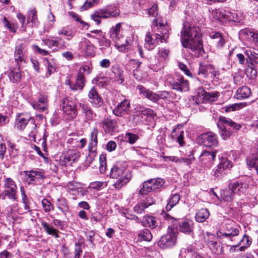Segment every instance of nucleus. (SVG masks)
Returning <instances> with one entry per match:
<instances>
[{"label":"nucleus","instance_id":"a19ab883","mask_svg":"<svg viewBox=\"0 0 258 258\" xmlns=\"http://www.w3.org/2000/svg\"><path fill=\"white\" fill-rule=\"evenodd\" d=\"M183 135L184 133L183 131L177 132L176 129L174 128L172 131L171 138L173 140H176L180 146H182L184 143Z\"/></svg>","mask_w":258,"mask_h":258},{"label":"nucleus","instance_id":"ddd939ff","mask_svg":"<svg viewBox=\"0 0 258 258\" xmlns=\"http://www.w3.org/2000/svg\"><path fill=\"white\" fill-rule=\"evenodd\" d=\"M85 78L78 75L75 79V81H72L70 79L66 80V84L69 85L70 89L73 91H81L85 85Z\"/></svg>","mask_w":258,"mask_h":258},{"label":"nucleus","instance_id":"4468645a","mask_svg":"<svg viewBox=\"0 0 258 258\" xmlns=\"http://www.w3.org/2000/svg\"><path fill=\"white\" fill-rule=\"evenodd\" d=\"M130 102L125 99L118 103L113 110L114 114L117 116H123L130 112Z\"/></svg>","mask_w":258,"mask_h":258},{"label":"nucleus","instance_id":"cd10ccee","mask_svg":"<svg viewBox=\"0 0 258 258\" xmlns=\"http://www.w3.org/2000/svg\"><path fill=\"white\" fill-rule=\"evenodd\" d=\"M79 105L84 114L86 119L88 121L93 120L96 114L89 105L85 103H80Z\"/></svg>","mask_w":258,"mask_h":258},{"label":"nucleus","instance_id":"4d7b16f0","mask_svg":"<svg viewBox=\"0 0 258 258\" xmlns=\"http://www.w3.org/2000/svg\"><path fill=\"white\" fill-rule=\"evenodd\" d=\"M225 21L240 22L241 19L235 12H227Z\"/></svg>","mask_w":258,"mask_h":258},{"label":"nucleus","instance_id":"2f4dec72","mask_svg":"<svg viewBox=\"0 0 258 258\" xmlns=\"http://www.w3.org/2000/svg\"><path fill=\"white\" fill-rule=\"evenodd\" d=\"M19 67L18 66V68L11 70L9 74L10 81L14 83L19 82L21 79L22 74Z\"/></svg>","mask_w":258,"mask_h":258},{"label":"nucleus","instance_id":"f257e3e1","mask_svg":"<svg viewBox=\"0 0 258 258\" xmlns=\"http://www.w3.org/2000/svg\"><path fill=\"white\" fill-rule=\"evenodd\" d=\"M180 33L182 46L189 49L195 57L202 56L205 52L199 27L184 22Z\"/></svg>","mask_w":258,"mask_h":258},{"label":"nucleus","instance_id":"864d4df0","mask_svg":"<svg viewBox=\"0 0 258 258\" xmlns=\"http://www.w3.org/2000/svg\"><path fill=\"white\" fill-rule=\"evenodd\" d=\"M114 74V80L119 84H121L124 81L123 71L119 68H116L113 71Z\"/></svg>","mask_w":258,"mask_h":258},{"label":"nucleus","instance_id":"f03ea898","mask_svg":"<svg viewBox=\"0 0 258 258\" xmlns=\"http://www.w3.org/2000/svg\"><path fill=\"white\" fill-rule=\"evenodd\" d=\"M4 190L0 194V198L5 200L6 198L15 201L17 199L18 187L15 181L10 177L4 179Z\"/></svg>","mask_w":258,"mask_h":258},{"label":"nucleus","instance_id":"680f3d73","mask_svg":"<svg viewBox=\"0 0 258 258\" xmlns=\"http://www.w3.org/2000/svg\"><path fill=\"white\" fill-rule=\"evenodd\" d=\"M99 170L101 173H105L106 168V155L101 154L99 156Z\"/></svg>","mask_w":258,"mask_h":258},{"label":"nucleus","instance_id":"20e7f679","mask_svg":"<svg viewBox=\"0 0 258 258\" xmlns=\"http://www.w3.org/2000/svg\"><path fill=\"white\" fill-rule=\"evenodd\" d=\"M120 28V23H117L115 26H113L109 31L110 37L116 42V46L118 49L120 51H123L128 49L131 44L127 40L125 41V44H121L118 41L119 40Z\"/></svg>","mask_w":258,"mask_h":258},{"label":"nucleus","instance_id":"9b49d317","mask_svg":"<svg viewBox=\"0 0 258 258\" xmlns=\"http://www.w3.org/2000/svg\"><path fill=\"white\" fill-rule=\"evenodd\" d=\"M33 118L28 114L18 113L16 116L15 127L18 130H23L27 124H29Z\"/></svg>","mask_w":258,"mask_h":258},{"label":"nucleus","instance_id":"13d9d810","mask_svg":"<svg viewBox=\"0 0 258 258\" xmlns=\"http://www.w3.org/2000/svg\"><path fill=\"white\" fill-rule=\"evenodd\" d=\"M246 103H235L230 105L226 106L225 107V111L226 112L233 111L239 110L246 106Z\"/></svg>","mask_w":258,"mask_h":258},{"label":"nucleus","instance_id":"5701e85b","mask_svg":"<svg viewBox=\"0 0 258 258\" xmlns=\"http://www.w3.org/2000/svg\"><path fill=\"white\" fill-rule=\"evenodd\" d=\"M153 204L152 198H149L138 202L134 208V211L138 214L143 213L144 210Z\"/></svg>","mask_w":258,"mask_h":258},{"label":"nucleus","instance_id":"393cba45","mask_svg":"<svg viewBox=\"0 0 258 258\" xmlns=\"http://www.w3.org/2000/svg\"><path fill=\"white\" fill-rule=\"evenodd\" d=\"M178 229L181 232L190 234L193 231V223L189 220L181 221L178 223Z\"/></svg>","mask_w":258,"mask_h":258},{"label":"nucleus","instance_id":"a18cd8bd","mask_svg":"<svg viewBox=\"0 0 258 258\" xmlns=\"http://www.w3.org/2000/svg\"><path fill=\"white\" fill-rule=\"evenodd\" d=\"M161 28L163 30H161L160 34H156V39H159L161 42H163L169 37L168 28L165 26H161Z\"/></svg>","mask_w":258,"mask_h":258},{"label":"nucleus","instance_id":"473e14b6","mask_svg":"<svg viewBox=\"0 0 258 258\" xmlns=\"http://www.w3.org/2000/svg\"><path fill=\"white\" fill-rule=\"evenodd\" d=\"M250 89L247 86L239 88L236 92V97L238 99H243L248 97L250 95Z\"/></svg>","mask_w":258,"mask_h":258},{"label":"nucleus","instance_id":"e2e57ef3","mask_svg":"<svg viewBox=\"0 0 258 258\" xmlns=\"http://www.w3.org/2000/svg\"><path fill=\"white\" fill-rule=\"evenodd\" d=\"M41 204L45 212L48 213L54 209L53 205L46 199H43L41 201Z\"/></svg>","mask_w":258,"mask_h":258},{"label":"nucleus","instance_id":"49530a36","mask_svg":"<svg viewBox=\"0 0 258 258\" xmlns=\"http://www.w3.org/2000/svg\"><path fill=\"white\" fill-rule=\"evenodd\" d=\"M219 233L221 234V236L231 239L232 237L238 234L239 230L236 227H231L230 228H227L225 232L222 233L219 231Z\"/></svg>","mask_w":258,"mask_h":258},{"label":"nucleus","instance_id":"4be33fe9","mask_svg":"<svg viewBox=\"0 0 258 258\" xmlns=\"http://www.w3.org/2000/svg\"><path fill=\"white\" fill-rule=\"evenodd\" d=\"M79 47L82 51H84L88 56L93 55L94 54V46L86 38H84L80 41Z\"/></svg>","mask_w":258,"mask_h":258},{"label":"nucleus","instance_id":"39448f33","mask_svg":"<svg viewBox=\"0 0 258 258\" xmlns=\"http://www.w3.org/2000/svg\"><path fill=\"white\" fill-rule=\"evenodd\" d=\"M197 141L208 147H215L218 145L217 136L212 132L202 134L197 138Z\"/></svg>","mask_w":258,"mask_h":258},{"label":"nucleus","instance_id":"c03bdc74","mask_svg":"<svg viewBox=\"0 0 258 258\" xmlns=\"http://www.w3.org/2000/svg\"><path fill=\"white\" fill-rule=\"evenodd\" d=\"M149 180L154 191L162 187L165 183V180L161 178H152Z\"/></svg>","mask_w":258,"mask_h":258},{"label":"nucleus","instance_id":"09e8293b","mask_svg":"<svg viewBox=\"0 0 258 258\" xmlns=\"http://www.w3.org/2000/svg\"><path fill=\"white\" fill-rule=\"evenodd\" d=\"M246 164L250 168L255 170L258 166V155H252L246 159Z\"/></svg>","mask_w":258,"mask_h":258},{"label":"nucleus","instance_id":"774afa93","mask_svg":"<svg viewBox=\"0 0 258 258\" xmlns=\"http://www.w3.org/2000/svg\"><path fill=\"white\" fill-rule=\"evenodd\" d=\"M96 150H89L88 155L86 157V162L88 165L92 163L97 156Z\"/></svg>","mask_w":258,"mask_h":258},{"label":"nucleus","instance_id":"9d476101","mask_svg":"<svg viewBox=\"0 0 258 258\" xmlns=\"http://www.w3.org/2000/svg\"><path fill=\"white\" fill-rule=\"evenodd\" d=\"M217 150L212 149H207L202 152L199 156V160L204 165L213 164L215 161Z\"/></svg>","mask_w":258,"mask_h":258},{"label":"nucleus","instance_id":"f3484780","mask_svg":"<svg viewBox=\"0 0 258 258\" xmlns=\"http://www.w3.org/2000/svg\"><path fill=\"white\" fill-rule=\"evenodd\" d=\"M26 52V46L25 44H20L16 46L14 58L17 66H20V64L25 61Z\"/></svg>","mask_w":258,"mask_h":258},{"label":"nucleus","instance_id":"bf43d9fd","mask_svg":"<svg viewBox=\"0 0 258 258\" xmlns=\"http://www.w3.org/2000/svg\"><path fill=\"white\" fill-rule=\"evenodd\" d=\"M209 247L213 253L217 255L221 254L223 252V246H221L217 241H215L213 244L210 245Z\"/></svg>","mask_w":258,"mask_h":258},{"label":"nucleus","instance_id":"423d86ee","mask_svg":"<svg viewBox=\"0 0 258 258\" xmlns=\"http://www.w3.org/2000/svg\"><path fill=\"white\" fill-rule=\"evenodd\" d=\"M62 110L64 113L70 119H74L77 116L76 102L70 97H66L62 101Z\"/></svg>","mask_w":258,"mask_h":258},{"label":"nucleus","instance_id":"e433bc0d","mask_svg":"<svg viewBox=\"0 0 258 258\" xmlns=\"http://www.w3.org/2000/svg\"><path fill=\"white\" fill-rule=\"evenodd\" d=\"M235 194L233 192V190L230 189L229 186L228 188L223 190L221 193V196L222 199L225 202H231L235 197Z\"/></svg>","mask_w":258,"mask_h":258},{"label":"nucleus","instance_id":"6e6552de","mask_svg":"<svg viewBox=\"0 0 258 258\" xmlns=\"http://www.w3.org/2000/svg\"><path fill=\"white\" fill-rule=\"evenodd\" d=\"M172 89L179 92H186L189 90V83L183 76H178L176 79L170 81Z\"/></svg>","mask_w":258,"mask_h":258},{"label":"nucleus","instance_id":"ea45409f","mask_svg":"<svg viewBox=\"0 0 258 258\" xmlns=\"http://www.w3.org/2000/svg\"><path fill=\"white\" fill-rule=\"evenodd\" d=\"M138 236L139 240L145 241H150L153 237L150 231L146 229L140 231Z\"/></svg>","mask_w":258,"mask_h":258},{"label":"nucleus","instance_id":"a878e982","mask_svg":"<svg viewBox=\"0 0 258 258\" xmlns=\"http://www.w3.org/2000/svg\"><path fill=\"white\" fill-rule=\"evenodd\" d=\"M102 124L105 132L107 134L114 132L117 127V121L108 118H105Z\"/></svg>","mask_w":258,"mask_h":258},{"label":"nucleus","instance_id":"0e129e2a","mask_svg":"<svg viewBox=\"0 0 258 258\" xmlns=\"http://www.w3.org/2000/svg\"><path fill=\"white\" fill-rule=\"evenodd\" d=\"M101 0H86L81 7L83 11L87 10L92 7L97 5Z\"/></svg>","mask_w":258,"mask_h":258},{"label":"nucleus","instance_id":"79ce46f5","mask_svg":"<svg viewBox=\"0 0 258 258\" xmlns=\"http://www.w3.org/2000/svg\"><path fill=\"white\" fill-rule=\"evenodd\" d=\"M37 11L35 9H32L29 10L28 16V22H31L32 24V27L37 26L39 23L37 17Z\"/></svg>","mask_w":258,"mask_h":258},{"label":"nucleus","instance_id":"37998d69","mask_svg":"<svg viewBox=\"0 0 258 258\" xmlns=\"http://www.w3.org/2000/svg\"><path fill=\"white\" fill-rule=\"evenodd\" d=\"M226 12V11L220 9H215L212 10V15L214 19L221 21H225Z\"/></svg>","mask_w":258,"mask_h":258},{"label":"nucleus","instance_id":"6ab92c4d","mask_svg":"<svg viewBox=\"0 0 258 258\" xmlns=\"http://www.w3.org/2000/svg\"><path fill=\"white\" fill-rule=\"evenodd\" d=\"M128 173H131V172L127 170L125 167L121 166L120 164L117 163L111 169L110 172V177L111 178L115 179L118 177H120L122 175Z\"/></svg>","mask_w":258,"mask_h":258},{"label":"nucleus","instance_id":"dca6fc26","mask_svg":"<svg viewBox=\"0 0 258 258\" xmlns=\"http://www.w3.org/2000/svg\"><path fill=\"white\" fill-rule=\"evenodd\" d=\"M219 95V93L217 92H207L204 91L202 88H199L197 92V97L199 102H204L205 101H208L209 102L214 101Z\"/></svg>","mask_w":258,"mask_h":258},{"label":"nucleus","instance_id":"a211bd4d","mask_svg":"<svg viewBox=\"0 0 258 258\" xmlns=\"http://www.w3.org/2000/svg\"><path fill=\"white\" fill-rule=\"evenodd\" d=\"M198 75L202 78H207L209 75L215 77L216 75L214 67L211 64L200 63Z\"/></svg>","mask_w":258,"mask_h":258},{"label":"nucleus","instance_id":"aec40b11","mask_svg":"<svg viewBox=\"0 0 258 258\" xmlns=\"http://www.w3.org/2000/svg\"><path fill=\"white\" fill-rule=\"evenodd\" d=\"M100 9L104 15V19L117 17L120 14L119 9L114 5H108Z\"/></svg>","mask_w":258,"mask_h":258},{"label":"nucleus","instance_id":"7ed1b4c3","mask_svg":"<svg viewBox=\"0 0 258 258\" xmlns=\"http://www.w3.org/2000/svg\"><path fill=\"white\" fill-rule=\"evenodd\" d=\"M222 123L227 124L236 130H239L241 127V124L236 123L231 119L223 116H220L217 125L220 130V135L223 140L229 138L232 134V132L228 130L224 125L222 124Z\"/></svg>","mask_w":258,"mask_h":258},{"label":"nucleus","instance_id":"2eb2a0df","mask_svg":"<svg viewBox=\"0 0 258 258\" xmlns=\"http://www.w3.org/2000/svg\"><path fill=\"white\" fill-rule=\"evenodd\" d=\"M89 101L94 107H100L103 104V100L98 94L95 87H93L88 93Z\"/></svg>","mask_w":258,"mask_h":258},{"label":"nucleus","instance_id":"c85d7f7f","mask_svg":"<svg viewBox=\"0 0 258 258\" xmlns=\"http://www.w3.org/2000/svg\"><path fill=\"white\" fill-rule=\"evenodd\" d=\"M98 130L96 127H94L91 133L89 142L88 144V150H96L98 140L97 136Z\"/></svg>","mask_w":258,"mask_h":258},{"label":"nucleus","instance_id":"f704fd0d","mask_svg":"<svg viewBox=\"0 0 258 258\" xmlns=\"http://www.w3.org/2000/svg\"><path fill=\"white\" fill-rule=\"evenodd\" d=\"M180 199V196L178 194H172L170 198L168 200L167 205L166 206V210L167 211H169L171 209L174 207Z\"/></svg>","mask_w":258,"mask_h":258},{"label":"nucleus","instance_id":"72a5a7b5","mask_svg":"<svg viewBox=\"0 0 258 258\" xmlns=\"http://www.w3.org/2000/svg\"><path fill=\"white\" fill-rule=\"evenodd\" d=\"M241 34L245 36L249 41L255 44L258 43V34L248 29H245L241 31Z\"/></svg>","mask_w":258,"mask_h":258},{"label":"nucleus","instance_id":"412c9836","mask_svg":"<svg viewBox=\"0 0 258 258\" xmlns=\"http://www.w3.org/2000/svg\"><path fill=\"white\" fill-rule=\"evenodd\" d=\"M137 88L139 90L140 94L143 95L150 101L156 103L159 100V97L158 94L147 89L142 85H139L138 86Z\"/></svg>","mask_w":258,"mask_h":258},{"label":"nucleus","instance_id":"7c9ffc66","mask_svg":"<svg viewBox=\"0 0 258 258\" xmlns=\"http://www.w3.org/2000/svg\"><path fill=\"white\" fill-rule=\"evenodd\" d=\"M57 208L61 211V212L66 215L67 213L70 212V209L67 203V200L63 197L57 199L56 203Z\"/></svg>","mask_w":258,"mask_h":258},{"label":"nucleus","instance_id":"603ef678","mask_svg":"<svg viewBox=\"0 0 258 258\" xmlns=\"http://www.w3.org/2000/svg\"><path fill=\"white\" fill-rule=\"evenodd\" d=\"M157 39L153 38L149 33H147L145 38V46L148 50L152 49Z\"/></svg>","mask_w":258,"mask_h":258},{"label":"nucleus","instance_id":"338daca9","mask_svg":"<svg viewBox=\"0 0 258 258\" xmlns=\"http://www.w3.org/2000/svg\"><path fill=\"white\" fill-rule=\"evenodd\" d=\"M98 41L99 46L102 47H108L110 45V41L109 40L107 39L104 36L100 35L98 38H97Z\"/></svg>","mask_w":258,"mask_h":258},{"label":"nucleus","instance_id":"b1692460","mask_svg":"<svg viewBox=\"0 0 258 258\" xmlns=\"http://www.w3.org/2000/svg\"><path fill=\"white\" fill-rule=\"evenodd\" d=\"M243 52L246 56V62L248 63L252 66H254V63L258 64V53L250 48H244Z\"/></svg>","mask_w":258,"mask_h":258},{"label":"nucleus","instance_id":"052dcab7","mask_svg":"<svg viewBox=\"0 0 258 258\" xmlns=\"http://www.w3.org/2000/svg\"><path fill=\"white\" fill-rule=\"evenodd\" d=\"M91 17L92 20L95 21L96 24L98 25L100 24L101 22V19H104V15L103 14L101 9H99L92 14Z\"/></svg>","mask_w":258,"mask_h":258},{"label":"nucleus","instance_id":"1a4fd4ad","mask_svg":"<svg viewBox=\"0 0 258 258\" xmlns=\"http://www.w3.org/2000/svg\"><path fill=\"white\" fill-rule=\"evenodd\" d=\"M230 189L233 190V192L239 196L246 195L248 191V185L242 181H235L229 184Z\"/></svg>","mask_w":258,"mask_h":258},{"label":"nucleus","instance_id":"5fc2aeb1","mask_svg":"<svg viewBox=\"0 0 258 258\" xmlns=\"http://www.w3.org/2000/svg\"><path fill=\"white\" fill-rule=\"evenodd\" d=\"M53 39L54 47L53 51H56L58 49H63L65 48V42L61 38L55 37Z\"/></svg>","mask_w":258,"mask_h":258},{"label":"nucleus","instance_id":"0eeeda50","mask_svg":"<svg viewBox=\"0 0 258 258\" xmlns=\"http://www.w3.org/2000/svg\"><path fill=\"white\" fill-rule=\"evenodd\" d=\"M176 242V236L175 233L171 230L160 238L158 242V245L163 249L169 248L174 246Z\"/></svg>","mask_w":258,"mask_h":258},{"label":"nucleus","instance_id":"4c0bfd02","mask_svg":"<svg viewBox=\"0 0 258 258\" xmlns=\"http://www.w3.org/2000/svg\"><path fill=\"white\" fill-rule=\"evenodd\" d=\"M44 64L47 67V70L45 75L46 77H48L56 71V64L53 60H49L46 58L44 60Z\"/></svg>","mask_w":258,"mask_h":258},{"label":"nucleus","instance_id":"de8ad7c7","mask_svg":"<svg viewBox=\"0 0 258 258\" xmlns=\"http://www.w3.org/2000/svg\"><path fill=\"white\" fill-rule=\"evenodd\" d=\"M154 191L149 180L144 181L139 191L141 195H145L151 191Z\"/></svg>","mask_w":258,"mask_h":258},{"label":"nucleus","instance_id":"8fccbe9b","mask_svg":"<svg viewBox=\"0 0 258 258\" xmlns=\"http://www.w3.org/2000/svg\"><path fill=\"white\" fill-rule=\"evenodd\" d=\"M170 50L166 48H161L158 53V59L159 61H164L169 59Z\"/></svg>","mask_w":258,"mask_h":258},{"label":"nucleus","instance_id":"f8f14e48","mask_svg":"<svg viewBox=\"0 0 258 258\" xmlns=\"http://www.w3.org/2000/svg\"><path fill=\"white\" fill-rule=\"evenodd\" d=\"M25 175V180L28 184H32L36 179L45 178L44 172L41 169L31 170L24 172Z\"/></svg>","mask_w":258,"mask_h":258},{"label":"nucleus","instance_id":"6e6d98bb","mask_svg":"<svg viewBox=\"0 0 258 258\" xmlns=\"http://www.w3.org/2000/svg\"><path fill=\"white\" fill-rule=\"evenodd\" d=\"M245 75L250 79H254L257 75V71L254 66L248 65L246 68Z\"/></svg>","mask_w":258,"mask_h":258},{"label":"nucleus","instance_id":"c756f323","mask_svg":"<svg viewBox=\"0 0 258 258\" xmlns=\"http://www.w3.org/2000/svg\"><path fill=\"white\" fill-rule=\"evenodd\" d=\"M141 223L144 227H149L151 229L155 228L158 225L156 218L149 215L144 216Z\"/></svg>","mask_w":258,"mask_h":258},{"label":"nucleus","instance_id":"3c124183","mask_svg":"<svg viewBox=\"0 0 258 258\" xmlns=\"http://www.w3.org/2000/svg\"><path fill=\"white\" fill-rule=\"evenodd\" d=\"M57 33L59 35L66 36L68 40H71L74 36V31L68 27H62L58 31Z\"/></svg>","mask_w":258,"mask_h":258},{"label":"nucleus","instance_id":"69168bd1","mask_svg":"<svg viewBox=\"0 0 258 258\" xmlns=\"http://www.w3.org/2000/svg\"><path fill=\"white\" fill-rule=\"evenodd\" d=\"M102 219V215L99 212L96 211L92 213L90 216V221L93 224H96Z\"/></svg>","mask_w":258,"mask_h":258},{"label":"nucleus","instance_id":"58836bf2","mask_svg":"<svg viewBox=\"0 0 258 258\" xmlns=\"http://www.w3.org/2000/svg\"><path fill=\"white\" fill-rule=\"evenodd\" d=\"M210 213L208 209L202 208L198 211L196 215V219L198 222H203L209 216Z\"/></svg>","mask_w":258,"mask_h":258},{"label":"nucleus","instance_id":"c9c22d12","mask_svg":"<svg viewBox=\"0 0 258 258\" xmlns=\"http://www.w3.org/2000/svg\"><path fill=\"white\" fill-rule=\"evenodd\" d=\"M41 224L44 229V230L46 232V233L49 235L53 236L56 238L59 237L58 234V230L50 226L46 221L42 220L41 221Z\"/></svg>","mask_w":258,"mask_h":258},{"label":"nucleus","instance_id":"bb28decb","mask_svg":"<svg viewBox=\"0 0 258 258\" xmlns=\"http://www.w3.org/2000/svg\"><path fill=\"white\" fill-rule=\"evenodd\" d=\"M131 173H128L115 178L117 180L114 182L113 186L115 188L119 189L126 185L132 179Z\"/></svg>","mask_w":258,"mask_h":258}]
</instances>
